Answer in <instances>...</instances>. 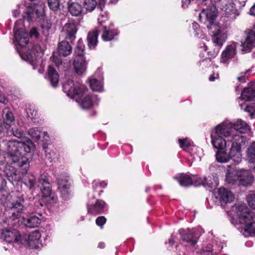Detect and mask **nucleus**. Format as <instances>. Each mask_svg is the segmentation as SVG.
<instances>
[{"mask_svg": "<svg viewBox=\"0 0 255 255\" xmlns=\"http://www.w3.org/2000/svg\"><path fill=\"white\" fill-rule=\"evenodd\" d=\"M6 145L7 153L4 155L5 161L21 167L22 173L27 172L29 164L25 155L34 149V144L32 141L29 139L23 138L21 141L9 140Z\"/></svg>", "mask_w": 255, "mask_h": 255, "instance_id": "nucleus-1", "label": "nucleus"}, {"mask_svg": "<svg viewBox=\"0 0 255 255\" xmlns=\"http://www.w3.org/2000/svg\"><path fill=\"white\" fill-rule=\"evenodd\" d=\"M231 222L234 225L241 224L244 226L241 233L248 237L255 234V222L253 220V213L244 204L233 206L230 211Z\"/></svg>", "mask_w": 255, "mask_h": 255, "instance_id": "nucleus-2", "label": "nucleus"}, {"mask_svg": "<svg viewBox=\"0 0 255 255\" xmlns=\"http://www.w3.org/2000/svg\"><path fill=\"white\" fill-rule=\"evenodd\" d=\"M63 91L67 95L80 104L83 109H88L93 105V98L89 95L82 99L87 89L85 85L79 83H74L73 80H68L63 84Z\"/></svg>", "mask_w": 255, "mask_h": 255, "instance_id": "nucleus-3", "label": "nucleus"}, {"mask_svg": "<svg viewBox=\"0 0 255 255\" xmlns=\"http://www.w3.org/2000/svg\"><path fill=\"white\" fill-rule=\"evenodd\" d=\"M226 181L229 184L251 186L254 177L250 171L244 169H230L226 175Z\"/></svg>", "mask_w": 255, "mask_h": 255, "instance_id": "nucleus-4", "label": "nucleus"}, {"mask_svg": "<svg viewBox=\"0 0 255 255\" xmlns=\"http://www.w3.org/2000/svg\"><path fill=\"white\" fill-rule=\"evenodd\" d=\"M27 208L22 196L13 197L7 203L4 212L5 217L14 221L18 219Z\"/></svg>", "mask_w": 255, "mask_h": 255, "instance_id": "nucleus-5", "label": "nucleus"}, {"mask_svg": "<svg viewBox=\"0 0 255 255\" xmlns=\"http://www.w3.org/2000/svg\"><path fill=\"white\" fill-rule=\"evenodd\" d=\"M247 138L243 135H235L231 138V146L230 148V159L238 164L242 160V148L246 145Z\"/></svg>", "mask_w": 255, "mask_h": 255, "instance_id": "nucleus-6", "label": "nucleus"}, {"mask_svg": "<svg viewBox=\"0 0 255 255\" xmlns=\"http://www.w3.org/2000/svg\"><path fill=\"white\" fill-rule=\"evenodd\" d=\"M233 123L228 121H224L217 125L211 131L227 139L231 142V138L235 135H241L235 133L233 129Z\"/></svg>", "mask_w": 255, "mask_h": 255, "instance_id": "nucleus-7", "label": "nucleus"}, {"mask_svg": "<svg viewBox=\"0 0 255 255\" xmlns=\"http://www.w3.org/2000/svg\"><path fill=\"white\" fill-rule=\"evenodd\" d=\"M22 20H19L15 22L14 27V42L16 44L23 47L28 43V34L25 30L22 28L19 27V25L22 24Z\"/></svg>", "mask_w": 255, "mask_h": 255, "instance_id": "nucleus-8", "label": "nucleus"}, {"mask_svg": "<svg viewBox=\"0 0 255 255\" xmlns=\"http://www.w3.org/2000/svg\"><path fill=\"white\" fill-rule=\"evenodd\" d=\"M217 9L215 6L211 5L210 7L203 9L201 12L199 14V19L201 20V18H205L204 22L207 23V26L208 28L209 27L212 26V25H217L214 23V21L217 16Z\"/></svg>", "mask_w": 255, "mask_h": 255, "instance_id": "nucleus-9", "label": "nucleus"}, {"mask_svg": "<svg viewBox=\"0 0 255 255\" xmlns=\"http://www.w3.org/2000/svg\"><path fill=\"white\" fill-rule=\"evenodd\" d=\"M38 182L43 197L48 198L51 197V199L53 202H56L57 197L52 195L51 185L47 177L44 174L40 175Z\"/></svg>", "mask_w": 255, "mask_h": 255, "instance_id": "nucleus-10", "label": "nucleus"}, {"mask_svg": "<svg viewBox=\"0 0 255 255\" xmlns=\"http://www.w3.org/2000/svg\"><path fill=\"white\" fill-rule=\"evenodd\" d=\"M211 32L213 33L212 40L213 43L217 46H221L226 40L227 37L226 33L218 25H212L209 27Z\"/></svg>", "mask_w": 255, "mask_h": 255, "instance_id": "nucleus-11", "label": "nucleus"}, {"mask_svg": "<svg viewBox=\"0 0 255 255\" xmlns=\"http://www.w3.org/2000/svg\"><path fill=\"white\" fill-rule=\"evenodd\" d=\"M179 232L183 242L190 245H194L197 242L199 235L195 230L181 229Z\"/></svg>", "mask_w": 255, "mask_h": 255, "instance_id": "nucleus-12", "label": "nucleus"}, {"mask_svg": "<svg viewBox=\"0 0 255 255\" xmlns=\"http://www.w3.org/2000/svg\"><path fill=\"white\" fill-rule=\"evenodd\" d=\"M1 238L8 243H22L21 237L18 232L15 229H3L1 233Z\"/></svg>", "mask_w": 255, "mask_h": 255, "instance_id": "nucleus-13", "label": "nucleus"}, {"mask_svg": "<svg viewBox=\"0 0 255 255\" xmlns=\"http://www.w3.org/2000/svg\"><path fill=\"white\" fill-rule=\"evenodd\" d=\"M44 7L42 2L38 4H31L26 9L27 18L30 20L36 19L42 14Z\"/></svg>", "mask_w": 255, "mask_h": 255, "instance_id": "nucleus-14", "label": "nucleus"}, {"mask_svg": "<svg viewBox=\"0 0 255 255\" xmlns=\"http://www.w3.org/2000/svg\"><path fill=\"white\" fill-rule=\"evenodd\" d=\"M4 172L8 181L14 185L20 181L21 177L16 169L9 164L5 166Z\"/></svg>", "mask_w": 255, "mask_h": 255, "instance_id": "nucleus-15", "label": "nucleus"}, {"mask_svg": "<svg viewBox=\"0 0 255 255\" xmlns=\"http://www.w3.org/2000/svg\"><path fill=\"white\" fill-rule=\"evenodd\" d=\"M222 9L225 16L229 18L231 20L235 19L239 14L232 0L225 3L222 5Z\"/></svg>", "mask_w": 255, "mask_h": 255, "instance_id": "nucleus-16", "label": "nucleus"}, {"mask_svg": "<svg viewBox=\"0 0 255 255\" xmlns=\"http://www.w3.org/2000/svg\"><path fill=\"white\" fill-rule=\"evenodd\" d=\"M237 44L233 42L227 46L225 50L223 51L221 55V62L226 63L228 61L233 58L237 54Z\"/></svg>", "mask_w": 255, "mask_h": 255, "instance_id": "nucleus-17", "label": "nucleus"}, {"mask_svg": "<svg viewBox=\"0 0 255 255\" xmlns=\"http://www.w3.org/2000/svg\"><path fill=\"white\" fill-rule=\"evenodd\" d=\"M211 143L217 149H225L227 147V139L211 131L210 134Z\"/></svg>", "mask_w": 255, "mask_h": 255, "instance_id": "nucleus-18", "label": "nucleus"}, {"mask_svg": "<svg viewBox=\"0 0 255 255\" xmlns=\"http://www.w3.org/2000/svg\"><path fill=\"white\" fill-rule=\"evenodd\" d=\"M58 189L64 198L66 199L71 192V182L67 179H61L59 180Z\"/></svg>", "mask_w": 255, "mask_h": 255, "instance_id": "nucleus-19", "label": "nucleus"}, {"mask_svg": "<svg viewBox=\"0 0 255 255\" xmlns=\"http://www.w3.org/2000/svg\"><path fill=\"white\" fill-rule=\"evenodd\" d=\"M242 46L243 50L247 52H250L255 47V33L253 31H250L247 34Z\"/></svg>", "mask_w": 255, "mask_h": 255, "instance_id": "nucleus-20", "label": "nucleus"}, {"mask_svg": "<svg viewBox=\"0 0 255 255\" xmlns=\"http://www.w3.org/2000/svg\"><path fill=\"white\" fill-rule=\"evenodd\" d=\"M216 196L217 198L226 203H231L234 199L232 192L224 188H219Z\"/></svg>", "mask_w": 255, "mask_h": 255, "instance_id": "nucleus-21", "label": "nucleus"}, {"mask_svg": "<svg viewBox=\"0 0 255 255\" xmlns=\"http://www.w3.org/2000/svg\"><path fill=\"white\" fill-rule=\"evenodd\" d=\"M87 63L85 57H75L73 65L76 73L78 75L83 74L86 70Z\"/></svg>", "mask_w": 255, "mask_h": 255, "instance_id": "nucleus-22", "label": "nucleus"}, {"mask_svg": "<svg viewBox=\"0 0 255 255\" xmlns=\"http://www.w3.org/2000/svg\"><path fill=\"white\" fill-rule=\"evenodd\" d=\"M77 30V27L74 23H66L62 29L66 38L70 40L71 41L75 39Z\"/></svg>", "mask_w": 255, "mask_h": 255, "instance_id": "nucleus-23", "label": "nucleus"}, {"mask_svg": "<svg viewBox=\"0 0 255 255\" xmlns=\"http://www.w3.org/2000/svg\"><path fill=\"white\" fill-rule=\"evenodd\" d=\"M41 234L38 230L31 232L28 237V244L31 248H37L40 244Z\"/></svg>", "mask_w": 255, "mask_h": 255, "instance_id": "nucleus-24", "label": "nucleus"}, {"mask_svg": "<svg viewBox=\"0 0 255 255\" xmlns=\"http://www.w3.org/2000/svg\"><path fill=\"white\" fill-rule=\"evenodd\" d=\"M105 206V202L102 200H97L96 202L90 205H88V211L93 215L101 213Z\"/></svg>", "mask_w": 255, "mask_h": 255, "instance_id": "nucleus-25", "label": "nucleus"}, {"mask_svg": "<svg viewBox=\"0 0 255 255\" xmlns=\"http://www.w3.org/2000/svg\"><path fill=\"white\" fill-rule=\"evenodd\" d=\"M255 98V84L245 88L242 91L239 100L250 101Z\"/></svg>", "mask_w": 255, "mask_h": 255, "instance_id": "nucleus-26", "label": "nucleus"}, {"mask_svg": "<svg viewBox=\"0 0 255 255\" xmlns=\"http://www.w3.org/2000/svg\"><path fill=\"white\" fill-rule=\"evenodd\" d=\"M41 219L35 215H32L28 218L22 219L23 224L27 228H33L39 226Z\"/></svg>", "mask_w": 255, "mask_h": 255, "instance_id": "nucleus-27", "label": "nucleus"}, {"mask_svg": "<svg viewBox=\"0 0 255 255\" xmlns=\"http://www.w3.org/2000/svg\"><path fill=\"white\" fill-rule=\"evenodd\" d=\"M247 156L249 160L250 167L255 168V141L249 145L247 150Z\"/></svg>", "mask_w": 255, "mask_h": 255, "instance_id": "nucleus-28", "label": "nucleus"}, {"mask_svg": "<svg viewBox=\"0 0 255 255\" xmlns=\"http://www.w3.org/2000/svg\"><path fill=\"white\" fill-rule=\"evenodd\" d=\"M58 51L60 55L65 57L71 53L72 47L68 42L62 41L58 44Z\"/></svg>", "mask_w": 255, "mask_h": 255, "instance_id": "nucleus-29", "label": "nucleus"}, {"mask_svg": "<svg viewBox=\"0 0 255 255\" xmlns=\"http://www.w3.org/2000/svg\"><path fill=\"white\" fill-rule=\"evenodd\" d=\"M233 129L240 133H246L250 129L249 126L241 119H238L233 123Z\"/></svg>", "mask_w": 255, "mask_h": 255, "instance_id": "nucleus-30", "label": "nucleus"}, {"mask_svg": "<svg viewBox=\"0 0 255 255\" xmlns=\"http://www.w3.org/2000/svg\"><path fill=\"white\" fill-rule=\"evenodd\" d=\"M220 251V249H217L216 247L209 243H204L203 245L201 255H215L218 252Z\"/></svg>", "mask_w": 255, "mask_h": 255, "instance_id": "nucleus-31", "label": "nucleus"}, {"mask_svg": "<svg viewBox=\"0 0 255 255\" xmlns=\"http://www.w3.org/2000/svg\"><path fill=\"white\" fill-rule=\"evenodd\" d=\"M48 75L52 86L54 87H57L59 82V75L52 66L48 67Z\"/></svg>", "mask_w": 255, "mask_h": 255, "instance_id": "nucleus-32", "label": "nucleus"}, {"mask_svg": "<svg viewBox=\"0 0 255 255\" xmlns=\"http://www.w3.org/2000/svg\"><path fill=\"white\" fill-rule=\"evenodd\" d=\"M98 32L97 29L89 32L87 36L88 46L90 49L94 48L98 43Z\"/></svg>", "mask_w": 255, "mask_h": 255, "instance_id": "nucleus-33", "label": "nucleus"}, {"mask_svg": "<svg viewBox=\"0 0 255 255\" xmlns=\"http://www.w3.org/2000/svg\"><path fill=\"white\" fill-rule=\"evenodd\" d=\"M110 26L107 27V25L103 26V32L102 34V38L103 40L105 41H108L112 40L117 35L116 32L115 31L110 29Z\"/></svg>", "mask_w": 255, "mask_h": 255, "instance_id": "nucleus-34", "label": "nucleus"}, {"mask_svg": "<svg viewBox=\"0 0 255 255\" xmlns=\"http://www.w3.org/2000/svg\"><path fill=\"white\" fill-rule=\"evenodd\" d=\"M216 159L220 163H226L230 160L229 153H227L224 149H218L216 154Z\"/></svg>", "mask_w": 255, "mask_h": 255, "instance_id": "nucleus-35", "label": "nucleus"}, {"mask_svg": "<svg viewBox=\"0 0 255 255\" xmlns=\"http://www.w3.org/2000/svg\"><path fill=\"white\" fill-rule=\"evenodd\" d=\"M29 134L31 137L36 141L40 139L41 136L45 138L47 133L45 131H41L39 128H34L29 129Z\"/></svg>", "mask_w": 255, "mask_h": 255, "instance_id": "nucleus-36", "label": "nucleus"}, {"mask_svg": "<svg viewBox=\"0 0 255 255\" xmlns=\"http://www.w3.org/2000/svg\"><path fill=\"white\" fill-rule=\"evenodd\" d=\"M69 12L73 16H78L82 12L83 8L81 4L77 2L71 3L68 6Z\"/></svg>", "mask_w": 255, "mask_h": 255, "instance_id": "nucleus-37", "label": "nucleus"}, {"mask_svg": "<svg viewBox=\"0 0 255 255\" xmlns=\"http://www.w3.org/2000/svg\"><path fill=\"white\" fill-rule=\"evenodd\" d=\"M178 179V181L180 185L182 186H187L192 185L193 180L192 177L186 174H180L179 177H176Z\"/></svg>", "mask_w": 255, "mask_h": 255, "instance_id": "nucleus-38", "label": "nucleus"}, {"mask_svg": "<svg viewBox=\"0 0 255 255\" xmlns=\"http://www.w3.org/2000/svg\"><path fill=\"white\" fill-rule=\"evenodd\" d=\"M90 86L94 91H101L103 89V85L101 81L96 78L91 77L89 78Z\"/></svg>", "mask_w": 255, "mask_h": 255, "instance_id": "nucleus-39", "label": "nucleus"}, {"mask_svg": "<svg viewBox=\"0 0 255 255\" xmlns=\"http://www.w3.org/2000/svg\"><path fill=\"white\" fill-rule=\"evenodd\" d=\"M219 184V180L215 174H213L210 176L206 178L205 186L213 188H216Z\"/></svg>", "mask_w": 255, "mask_h": 255, "instance_id": "nucleus-40", "label": "nucleus"}, {"mask_svg": "<svg viewBox=\"0 0 255 255\" xmlns=\"http://www.w3.org/2000/svg\"><path fill=\"white\" fill-rule=\"evenodd\" d=\"M4 120L5 121L6 124L11 125L14 121V118L13 114L8 109H4L3 111Z\"/></svg>", "mask_w": 255, "mask_h": 255, "instance_id": "nucleus-41", "label": "nucleus"}, {"mask_svg": "<svg viewBox=\"0 0 255 255\" xmlns=\"http://www.w3.org/2000/svg\"><path fill=\"white\" fill-rule=\"evenodd\" d=\"M178 142L180 144V147L185 150H187L192 144V142L188 138H185L184 139L179 138Z\"/></svg>", "mask_w": 255, "mask_h": 255, "instance_id": "nucleus-42", "label": "nucleus"}, {"mask_svg": "<svg viewBox=\"0 0 255 255\" xmlns=\"http://www.w3.org/2000/svg\"><path fill=\"white\" fill-rule=\"evenodd\" d=\"M193 183L196 186L203 185L205 186L206 178L198 177L197 176H192Z\"/></svg>", "mask_w": 255, "mask_h": 255, "instance_id": "nucleus-43", "label": "nucleus"}, {"mask_svg": "<svg viewBox=\"0 0 255 255\" xmlns=\"http://www.w3.org/2000/svg\"><path fill=\"white\" fill-rule=\"evenodd\" d=\"M85 6L89 11H93L97 6V2L95 0H85Z\"/></svg>", "mask_w": 255, "mask_h": 255, "instance_id": "nucleus-44", "label": "nucleus"}, {"mask_svg": "<svg viewBox=\"0 0 255 255\" xmlns=\"http://www.w3.org/2000/svg\"><path fill=\"white\" fill-rule=\"evenodd\" d=\"M47 2L50 9L53 11L58 10L59 7V0H47Z\"/></svg>", "mask_w": 255, "mask_h": 255, "instance_id": "nucleus-45", "label": "nucleus"}, {"mask_svg": "<svg viewBox=\"0 0 255 255\" xmlns=\"http://www.w3.org/2000/svg\"><path fill=\"white\" fill-rule=\"evenodd\" d=\"M28 179L25 181L24 184L28 186L29 188H33L36 182V179L34 176L32 174H29L27 175Z\"/></svg>", "mask_w": 255, "mask_h": 255, "instance_id": "nucleus-46", "label": "nucleus"}, {"mask_svg": "<svg viewBox=\"0 0 255 255\" xmlns=\"http://www.w3.org/2000/svg\"><path fill=\"white\" fill-rule=\"evenodd\" d=\"M247 201L250 207L255 210V193H250L247 196Z\"/></svg>", "mask_w": 255, "mask_h": 255, "instance_id": "nucleus-47", "label": "nucleus"}, {"mask_svg": "<svg viewBox=\"0 0 255 255\" xmlns=\"http://www.w3.org/2000/svg\"><path fill=\"white\" fill-rule=\"evenodd\" d=\"M83 47L84 46L83 44L81 42H79L75 50V57H84Z\"/></svg>", "mask_w": 255, "mask_h": 255, "instance_id": "nucleus-48", "label": "nucleus"}, {"mask_svg": "<svg viewBox=\"0 0 255 255\" xmlns=\"http://www.w3.org/2000/svg\"><path fill=\"white\" fill-rule=\"evenodd\" d=\"M244 111L249 114L251 118H255V105L247 106Z\"/></svg>", "mask_w": 255, "mask_h": 255, "instance_id": "nucleus-49", "label": "nucleus"}, {"mask_svg": "<svg viewBox=\"0 0 255 255\" xmlns=\"http://www.w3.org/2000/svg\"><path fill=\"white\" fill-rule=\"evenodd\" d=\"M42 55L43 53L41 50L40 52L37 51L36 56H35V54L34 53V51H32V53L30 55V57L29 58V59H31L32 64L33 65L34 60H38L39 61H41L40 58Z\"/></svg>", "mask_w": 255, "mask_h": 255, "instance_id": "nucleus-50", "label": "nucleus"}, {"mask_svg": "<svg viewBox=\"0 0 255 255\" xmlns=\"http://www.w3.org/2000/svg\"><path fill=\"white\" fill-rule=\"evenodd\" d=\"M11 131L12 134L19 138H22L23 137V133L21 130H19L17 128H12Z\"/></svg>", "mask_w": 255, "mask_h": 255, "instance_id": "nucleus-51", "label": "nucleus"}, {"mask_svg": "<svg viewBox=\"0 0 255 255\" xmlns=\"http://www.w3.org/2000/svg\"><path fill=\"white\" fill-rule=\"evenodd\" d=\"M106 219L104 216H100L97 218L96 220V224L100 226L102 228L103 225L106 223Z\"/></svg>", "mask_w": 255, "mask_h": 255, "instance_id": "nucleus-52", "label": "nucleus"}, {"mask_svg": "<svg viewBox=\"0 0 255 255\" xmlns=\"http://www.w3.org/2000/svg\"><path fill=\"white\" fill-rule=\"evenodd\" d=\"M99 23L103 27L105 25L107 21H108V18L107 15H104L103 14H101L100 17L98 19Z\"/></svg>", "mask_w": 255, "mask_h": 255, "instance_id": "nucleus-53", "label": "nucleus"}, {"mask_svg": "<svg viewBox=\"0 0 255 255\" xmlns=\"http://www.w3.org/2000/svg\"><path fill=\"white\" fill-rule=\"evenodd\" d=\"M98 185H100L102 187L104 188L107 186V183L105 181L100 182L99 181H98V180H95L93 181V187L97 186Z\"/></svg>", "mask_w": 255, "mask_h": 255, "instance_id": "nucleus-54", "label": "nucleus"}, {"mask_svg": "<svg viewBox=\"0 0 255 255\" xmlns=\"http://www.w3.org/2000/svg\"><path fill=\"white\" fill-rule=\"evenodd\" d=\"M6 184V181L3 179L2 174L0 173V188H3Z\"/></svg>", "mask_w": 255, "mask_h": 255, "instance_id": "nucleus-55", "label": "nucleus"}, {"mask_svg": "<svg viewBox=\"0 0 255 255\" xmlns=\"http://www.w3.org/2000/svg\"><path fill=\"white\" fill-rule=\"evenodd\" d=\"M0 102L4 104H6L8 102V100L5 97L0 95Z\"/></svg>", "mask_w": 255, "mask_h": 255, "instance_id": "nucleus-56", "label": "nucleus"}, {"mask_svg": "<svg viewBox=\"0 0 255 255\" xmlns=\"http://www.w3.org/2000/svg\"><path fill=\"white\" fill-rule=\"evenodd\" d=\"M38 32L35 28H32L30 32L31 36H35V37L38 36Z\"/></svg>", "mask_w": 255, "mask_h": 255, "instance_id": "nucleus-57", "label": "nucleus"}, {"mask_svg": "<svg viewBox=\"0 0 255 255\" xmlns=\"http://www.w3.org/2000/svg\"><path fill=\"white\" fill-rule=\"evenodd\" d=\"M250 14L252 15L255 16V3L251 8L250 10Z\"/></svg>", "mask_w": 255, "mask_h": 255, "instance_id": "nucleus-58", "label": "nucleus"}, {"mask_svg": "<svg viewBox=\"0 0 255 255\" xmlns=\"http://www.w3.org/2000/svg\"><path fill=\"white\" fill-rule=\"evenodd\" d=\"M218 50H217L216 51L214 50L213 53L211 52H208V54L210 55L211 57H215L218 54Z\"/></svg>", "mask_w": 255, "mask_h": 255, "instance_id": "nucleus-59", "label": "nucleus"}, {"mask_svg": "<svg viewBox=\"0 0 255 255\" xmlns=\"http://www.w3.org/2000/svg\"><path fill=\"white\" fill-rule=\"evenodd\" d=\"M41 26L43 29H45L47 31H48L49 29L51 28V25L50 24H48L47 25L45 26L44 23H43L42 24Z\"/></svg>", "mask_w": 255, "mask_h": 255, "instance_id": "nucleus-60", "label": "nucleus"}, {"mask_svg": "<svg viewBox=\"0 0 255 255\" xmlns=\"http://www.w3.org/2000/svg\"><path fill=\"white\" fill-rule=\"evenodd\" d=\"M237 79L239 81H241L242 82H244L246 81V77L245 75H243L242 76L238 77L237 78Z\"/></svg>", "mask_w": 255, "mask_h": 255, "instance_id": "nucleus-61", "label": "nucleus"}, {"mask_svg": "<svg viewBox=\"0 0 255 255\" xmlns=\"http://www.w3.org/2000/svg\"><path fill=\"white\" fill-rule=\"evenodd\" d=\"M13 15L16 17L19 14V11L18 10H14L12 11Z\"/></svg>", "mask_w": 255, "mask_h": 255, "instance_id": "nucleus-62", "label": "nucleus"}, {"mask_svg": "<svg viewBox=\"0 0 255 255\" xmlns=\"http://www.w3.org/2000/svg\"><path fill=\"white\" fill-rule=\"evenodd\" d=\"M174 239H173V237H171V238L169 239V244H170V246H172L174 244Z\"/></svg>", "mask_w": 255, "mask_h": 255, "instance_id": "nucleus-63", "label": "nucleus"}, {"mask_svg": "<svg viewBox=\"0 0 255 255\" xmlns=\"http://www.w3.org/2000/svg\"><path fill=\"white\" fill-rule=\"evenodd\" d=\"M105 244L104 243H102V242L100 243L99 244V245H98V247L101 248V249L104 248L105 247Z\"/></svg>", "mask_w": 255, "mask_h": 255, "instance_id": "nucleus-64", "label": "nucleus"}]
</instances>
